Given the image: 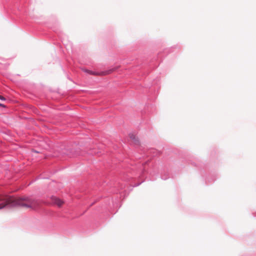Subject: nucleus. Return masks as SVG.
Masks as SVG:
<instances>
[{
  "label": "nucleus",
  "mask_w": 256,
  "mask_h": 256,
  "mask_svg": "<svg viewBox=\"0 0 256 256\" xmlns=\"http://www.w3.org/2000/svg\"><path fill=\"white\" fill-rule=\"evenodd\" d=\"M7 205L34 210L38 208L39 202L38 200L29 198H14L0 195V209L4 208Z\"/></svg>",
  "instance_id": "obj_1"
},
{
  "label": "nucleus",
  "mask_w": 256,
  "mask_h": 256,
  "mask_svg": "<svg viewBox=\"0 0 256 256\" xmlns=\"http://www.w3.org/2000/svg\"><path fill=\"white\" fill-rule=\"evenodd\" d=\"M118 68H119V66H116V67H114V68H110L108 70H107L106 71L102 72L100 73H96V72H92V71H90V70H88L86 69H84V68H82V70L84 72H88V73L90 74L98 75V76H106V75L110 74L112 72H114L116 71Z\"/></svg>",
  "instance_id": "obj_2"
},
{
  "label": "nucleus",
  "mask_w": 256,
  "mask_h": 256,
  "mask_svg": "<svg viewBox=\"0 0 256 256\" xmlns=\"http://www.w3.org/2000/svg\"><path fill=\"white\" fill-rule=\"evenodd\" d=\"M53 202L54 204H56L59 207H60L64 203V202L62 200L57 198H53Z\"/></svg>",
  "instance_id": "obj_3"
},
{
  "label": "nucleus",
  "mask_w": 256,
  "mask_h": 256,
  "mask_svg": "<svg viewBox=\"0 0 256 256\" xmlns=\"http://www.w3.org/2000/svg\"><path fill=\"white\" fill-rule=\"evenodd\" d=\"M130 138L134 144H139V141L138 138L134 134H130Z\"/></svg>",
  "instance_id": "obj_4"
},
{
  "label": "nucleus",
  "mask_w": 256,
  "mask_h": 256,
  "mask_svg": "<svg viewBox=\"0 0 256 256\" xmlns=\"http://www.w3.org/2000/svg\"><path fill=\"white\" fill-rule=\"evenodd\" d=\"M0 100H5V98L4 96H0Z\"/></svg>",
  "instance_id": "obj_5"
},
{
  "label": "nucleus",
  "mask_w": 256,
  "mask_h": 256,
  "mask_svg": "<svg viewBox=\"0 0 256 256\" xmlns=\"http://www.w3.org/2000/svg\"><path fill=\"white\" fill-rule=\"evenodd\" d=\"M0 106H3V107H4V106L2 104H0Z\"/></svg>",
  "instance_id": "obj_6"
}]
</instances>
